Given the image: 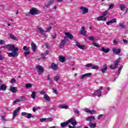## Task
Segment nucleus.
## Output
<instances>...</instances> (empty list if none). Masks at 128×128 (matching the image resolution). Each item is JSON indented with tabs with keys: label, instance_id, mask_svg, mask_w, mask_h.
<instances>
[{
	"label": "nucleus",
	"instance_id": "nucleus-1",
	"mask_svg": "<svg viewBox=\"0 0 128 128\" xmlns=\"http://www.w3.org/2000/svg\"><path fill=\"white\" fill-rule=\"evenodd\" d=\"M4 48H8V50H10V52H12L8 54V56L10 58H16L18 56V52H18V48L14 46V45L8 44L4 46Z\"/></svg>",
	"mask_w": 128,
	"mask_h": 128
},
{
	"label": "nucleus",
	"instance_id": "nucleus-2",
	"mask_svg": "<svg viewBox=\"0 0 128 128\" xmlns=\"http://www.w3.org/2000/svg\"><path fill=\"white\" fill-rule=\"evenodd\" d=\"M102 90H104V87L100 86L98 90L92 94V98H94V96H101Z\"/></svg>",
	"mask_w": 128,
	"mask_h": 128
},
{
	"label": "nucleus",
	"instance_id": "nucleus-3",
	"mask_svg": "<svg viewBox=\"0 0 128 128\" xmlns=\"http://www.w3.org/2000/svg\"><path fill=\"white\" fill-rule=\"evenodd\" d=\"M30 12L32 16H34L35 14H40V11L38 10H37L36 8H32L30 10Z\"/></svg>",
	"mask_w": 128,
	"mask_h": 128
},
{
	"label": "nucleus",
	"instance_id": "nucleus-4",
	"mask_svg": "<svg viewBox=\"0 0 128 128\" xmlns=\"http://www.w3.org/2000/svg\"><path fill=\"white\" fill-rule=\"evenodd\" d=\"M22 116L28 119L32 118H34V116L32 114L30 113H28L26 112H22Z\"/></svg>",
	"mask_w": 128,
	"mask_h": 128
},
{
	"label": "nucleus",
	"instance_id": "nucleus-5",
	"mask_svg": "<svg viewBox=\"0 0 128 128\" xmlns=\"http://www.w3.org/2000/svg\"><path fill=\"white\" fill-rule=\"evenodd\" d=\"M26 100V97L24 96H20L18 98L14 100L12 104H16V102H24Z\"/></svg>",
	"mask_w": 128,
	"mask_h": 128
},
{
	"label": "nucleus",
	"instance_id": "nucleus-6",
	"mask_svg": "<svg viewBox=\"0 0 128 128\" xmlns=\"http://www.w3.org/2000/svg\"><path fill=\"white\" fill-rule=\"evenodd\" d=\"M66 37H64V40H61L60 44V48H62L64 46L65 44H66Z\"/></svg>",
	"mask_w": 128,
	"mask_h": 128
},
{
	"label": "nucleus",
	"instance_id": "nucleus-7",
	"mask_svg": "<svg viewBox=\"0 0 128 128\" xmlns=\"http://www.w3.org/2000/svg\"><path fill=\"white\" fill-rule=\"evenodd\" d=\"M36 68L38 70L39 74H42L44 72V67L40 65H37L36 66Z\"/></svg>",
	"mask_w": 128,
	"mask_h": 128
},
{
	"label": "nucleus",
	"instance_id": "nucleus-8",
	"mask_svg": "<svg viewBox=\"0 0 128 128\" xmlns=\"http://www.w3.org/2000/svg\"><path fill=\"white\" fill-rule=\"evenodd\" d=\"M80 34H83L84 36H86V28L84 26H82L81 28V30L79 31Z\"/></svg>",
	"mask_w": 128,
	"mask_h": 128
},
{
	"label": "nucleus",
	"instance_id": "nucleus-9",
	"mask_svg": "<svg viewBox=\"0 0 128 128\" xmlns=\"http://www.w3.org/2000/svg\"><path fill=\"white\" fill-rule=\"evenodd\" d=\"M76 46L80 48V50H86V46L85 45H80V44L78 42H76Z\"/></svg>",
	"mask_w": 128,
	"mask_h": 128
},
{
	"label": "nucleus",
	"instance_id": "nucleus-10",
	"mask_svg": "<svg viewBox=\"0 0 128 128\" xmlns=\"http://www.w3.org/2000/svg\"><path fill=\"white\" fill-rule=\"evenodd\" d=\"M80 10H82L83 14H86L88 12V9L86 7L81 6Z\"/></svg>",
	"mask_w": 128,
	"mask_h": 128
},
{
	"label": "nucleus",
	"instance_id": "nucleus-11",
	"mask_svg": "<svg viewBox=\"0 0 128 128\" xmlns=\"http://www.w3.org/2000/svg\"><path fill=\"white\" fill-rule=\"evenodd\" d=\"M112 52L114 54H118L121 52L120 49L116 48H112Z\"/></svg>",
	"mask_w": 128,
	"mask_h": 128
},
{
	"label": "nucleus",
	"instance_id": "nucleus-12",
	"mask_svg": "<svg viewBox=\"0 0 128 128\" xmlns=\"http://www.w3.org/2000/svg\"><path fill=\"white\" fill-rule=\"evenodd\" d=\"M51 68L53 70H58V66L54 63H52L51 64Z\"/></svg>",
	"mask_w": 128,
	"mask_h": 128
},
{
	"label": "nucleus",
	"instance_id": "nucleus-13",
	"mask_svg": "<svg viewBox=\"0 0 128 128\" xmlns=\"http://www.w3.org/2000/svg\"><path fill=\"white\" fill-rule=\"evenodd\" d=\"M92 76V73H86L81 76L80 78V80H84V78H90V76Z\"/></svg>",
	"mask_w": 128,
	"mask_h": 128
},
{
	"label": "nucleus",
	"instance_id": "nucleus-14",
	"mask_svg": "<svg viewBox=\"0 0 128 128\" xmlns=\"http://www.w3.org/2000/svg\"><path fill=\"white\" fill-rule=\"evenodd\" d=\"M64 34L66 36V38H70V40H72L74 38V36L72 34L68 32H65Z\"/></svg>",
	"mask_w": 128,
	"mask_h": 128
},
{
	"label": "nucleus",
	"instance_id": "nucleus-15",
	"mask_svg": "<svg viewBox=\"0 0 128 128\" xmlns=\"http://www.w3.org/2000/svg\"><path fill=\"white\" fill-rule=\"evenodd\" d=\"M116 22V19L114 18L110 20L109 22H107L106 24L107 26H110L112 24H115Z\"/></svg>",
	"mask_w": 128,
	"mask_h": 128
},
{
	"label": "nucleus",
	"instance_id": "nucleus-16",
	"mask_svg": "<svg viewBox=\"0 0 128 128\" xmlns=\"http://www.w3.org/2000/svg\"><path fill=\"white\" fill-rule=\"evenodd\" d=\"M20 110V107H18L13 112V118H14L18 114V110Z\"/></svg>",
	"mask_w": 128,
	"mask_h": 128
},
{
	"label": "nucleus",
	"instance_id": "nucleus-17",
	"mask_svg": "<svg viewBox=\"0 0 128 128\" xmlns=\"http://www.w3.org/2000/svg\"><path fill=\"white\" fill-rule=\"evenodd\" d=\"M110 48H104V47H102L101 48V52H105V54H108L110 52Z\"/></svg>",
	"mask_w": 128,
	"mask_h": 128
},
{
	"label": "nucleus",
	"instance_id": "nucleus-18",
	"mask_svg": "<svg viewBox=\"0 0 128 128\" xmlns=\"http://www.w3.org/2000/svg\"><path fill=\"white\" fill-rule=\"evenodd\" d=\"M68 120L69 124L70 123L73 126H76V122L74 120V118H70Z\"/></svg>",
	"mask_w": 128,
	"mask_h": 128
},
{
	"label": "nucleus",
	"instance_id": "nucleus-19",
	"mask_svg": "<svg viewBox=\"0 0 128 128\" xmlns=\"http://www.w3.org/2000/svg\"><path fill=\"white\" fill-rule=\"evenodd\" d=\"M68 124H70V121L68 120L66 122H63L60 124L61 127L64 128V126H68Z\"/></svg>",
	"mask_w": 128,
	"mask_h": 128
},
{
	"label": "nucleus",
	"instance_id": "nucleus-20",
	"mask_svg": "<svg viewBox=\"0 0 128 128\" xmlns=\"http://www.w3.org/2000/svg\"><path fill=\"white\" fill-rule=\"evenodd\" d=\"M38 30L41 34H42L43 36L46 34V30H44V29L42 28H38Z\"/></svg>",
	"mask_w": 128,
	"mask_h": 128
},
{
	"label": "nucleus",
	"instance_id": "nucleus-21",
	"mask_svg": "<svg viewBox=\"0 0 128 128\" xmlns=\"http://www.w3.org/2000/svg\"><path fill=\"white\" fill-rule=\"evenodd\" d=\"M48 54H50V52H48V50H46L45 54L42 53L41 56H42V58L43 60H44V58H46V56H48Z\"/></svg>",
	"mask_w": 128,
	"mask_h": 128
},
{
	"label": "nucleus",
	"instance_id": "nucleus-22",
	"mask_svg": "<svg viewBox=\"0 0 128 128\" xmlns=\"http://www.w3.org/2000/svg\"><path fill=\"white\" fill-rule=\"evenodd\" d=\"M86 120L88 122H92V120H96V118H94V116H90L86 118Z\"/></svg>",
	"mask_w": 128,
	"mask_h": 128
},
{
	"label": "nucleus",
	"instance_id": "nucleus-23",
	"mask_svg": "<svg viewBox=\"0 0 128 128\" xmlns=\"http://www.w3.org/2000/svg\"><path fill=\"white\" fill-rule=\"evenodd\" d=\"M31 46H32V50H33V52H36V44L32 42L31 44Z\"/></svg>",
	"mask_w": 128,
	"mask_h": 128
},
{
	"label": "nucleus",
	"instance_id": "nucleus-24",
	"mask_svg": "<svg viewBox=\"0 0 128 128\" xmlns=\"http://www.w3.org/2000/svg\"><path fill=\"white\" fill-rule=\"evenodd\" d=\"M88 126H90V128H95L96 126V123H92L90 122L88 124Z\"/></svg>",
	"mask_w": 128,
	"mask_h": 128
},
{
	"label": "nucleus",
	"instance_id": "nucleus-25",
	"mask_svg": "<svg viewBox=\"0 0 128 128\" xmlns=\"http://www.w3.org/2000/svg\"><path fill=\"white\" fill-rule=\"evenodd\" d=\"M97 20H103V22H106V18L104 16H99L96 18Z\"/></svg>",
	"mask_w": 128,
	"mask_h": 128
},
{
	"label": "nucleus",
	"instance_id": "nucleus-26",
	"mask_svg": "<svg viewBox=\"0 0 128 128\" xmlns=\"http://www.w3.org/2000/svg\"><path fill=\"white\" fill-rule=\"evenodd\" d=\"M54 0H49L46 5V8H50V4H54Z\"/></svg>",
	"mask_w": 128,
	"mask_h": 128
},
{
	"label": "nucleus",
	"instance_id": "nucleus-27",
	"mask_svg": "<svg viewBox=\"0 0 128 128\" xmlns=\"http://www.w3.org/2000/svg\"><path fill=\"white\" fill-rule=\"evenodd\" d=\"M10 92H14V93L16 92H18V90L16 89V88L12 87V86L10 87Z\"/></svg>",
	"mask_w": 128,
	"mask_h": 128
},
{
	"label": "nucleus",
	"instance_id": "nucleus-28",
	"mask_svg": "<svg viewBox=\"0 0 128 128\" xmlns=\"http://www.w3.org/2000/svg\"><path fill=\"white\" fill-rule=\"evenodd\" d=\"M36 91H32L31 94L32 98L34 100L36 98Z\"/></svg>",
	"mask_w": 128,
	"mask_h": 128
},
{
	"label": "nucleus",
	"instance_id": "nucleus-29",
	"mask_svg": "<svg viewBox=\"0 0 128 128\" xmlns=\"http://www.w3.org/2000/svg\"><path fill=\"white\" fill-rule=\"evenodd\" d=\"M59 108H64L65 110H68V106H66L64 104H60L58 106Z\"/></svg>",
	"mask_w": 128,
	"mask_h": 128
},
{
	"label": "nucleus",
	"instance_id": "nucleus-30",
	"mask_svg": "<svg viewBox=\"0 0 128 128\" xmlns=\"http://www.w3.org/2000/svg\"><path fill=\"white\" fill-rule=\"evenodd\" d=\"M44 98L46 100V102H50V97L47 94L44 96Z\"/></svg>",
	"mask_w": 128,
	"mask_h": 128
},
{
	"label": "nucleus",
	"instance_id": "nucleus-31",
	"mask_svg": "<svg viewBox=\"0 0 128 128\" xmlns=\"http://www.w3.org/2000/svg\"><path fill=\"white\" fill-rule=\"evenodd\" d=\"M9 36H10V38H12V40H18V38L14 36V34H9Z\"/></svg>",
	"mask_w": 128,
	"mask_h": 128
},
{
	"label": "nucleus",
	"instance_id": "nucleus-32",
	"mask_svg": "<svg viewBox=\"0 0 128 128\" xmlns=\"http://www.w3.org/2000/svg\"><path fill=\"white\" fill-rule=\"evenodd\" d=\"M108 70V66L106 64L104 65V68L102 69V72L103 74H106V72Z\"/></svg>",
	"mask_w": 128,
	"mask_h": 128
},
{
	"label": "nucleus",
	"instance_id": "nucleus-33",
	"mask_svg": "<svg viewBox=\"0 0 128 128\" xmlns=\"http://www.w3.org/2000/svg\"><path fill=\"white\" fill-rule=\"evenodd\" d=\"M0 90L4 92V90H6V86L4 84L1 85L0 86Z\"/></svg>",
	"mask_w": 128,
	"mask_h": 128
},
{
	"label": "nucleus",
	"instance_id": "nucleus-34",
	"mask_svg": "<svg viewBox=\"0 0 128 128\" xmlns=\"http://www.w3.org/2000/svg\"><path fill=\"white\" fill-rule=\"evenodd\" d=\"M120 62V58H118L114 62V64L115 66H118V64Z\"/></svg>",
	"mask_w": 128,
	"mask_h": 128
},
{
	"label": "nucleus",
	"instance_id": "nucleus-35",
	"mask_svg": "<svg viewBox=\"0 0 128 128\" xmlns=\"http://www.w3.org/2000/svg\"><path fill=\"white\" fill-rule=\"evenodd\" d=\"M59 60L60 62H64V61L66 60V58L62 56H60L59 57Z\"/></svg>",
	"mask_w": 128,
	"mask_h": 128
},
{
	"label": "nucleus",
	"instance_id": "nucleus-36",
	"mask_svg": "<svg viewBox=\"0 0 128 128\" xmlns=\"http://www.w3.org/2000/svg\"><path fill=\"white\" fill-rule=\"evenodd\" d=\"M118 66H116V65L114 64V65H112V64L110 65V68L111 70H116Z\"/></svg>",
	"mask_w": 128,
	"mask_h": 128
},
{
	"label": "nucleus",
	"instance_id": "nucleus-37",
	"mask_svg": "<svg viewBox=\"0 0 128 128\" xmlns=\"http://www.w3.org/2000/svg\"><path fill=\"white\" fill-rule=\"evenodd\" d=\"M74 114H78V116H80V111H78V110L74 109Z\"/></svg>",
	"mask_w": 128,
	"mask_h": 128
},
{
	"label": "nucleus",
	"instance_id": "nucleus-38",
	"mask_svg": "<svg viewBox=\"0 0 128 128\" xmlns=\"http://www.w3.org/2000/svg\"><path fill=\"white\" fill-rule=\"evenodd\" d=\"M98 68H100V67L98 66L92 65V68H91L92 70H98Z\"/></svg>",
	"mask_w": 128,
	"mask_h": 128
},
{
	"label": "nucleus",
	"instance_id": "nucleus-39",
	"mask_svg": "<svg viewBox=\"0 0 128 128\" xmlns=\"http://www.w3.org/2000/svg\"><path fill=\"white\" fill-rule=\"evenodd\" d=\"M119 28H126V25L122 23H120L118 24Z\"/></svg>",
	"mask_w": 128,
	"mask_h": 128
},
{
	"label": "nucleus",
	"instance_id": "nucleus-40",
	"mask_svg": "<svg viewBox=\"0 0 128 128\" xmlns=\"http://www.w3.org/2000/svg\"><path fill=\"white\" fill-rule=\"evenodd\" d=\"M23 50H25L26 52H30V48H28L26 46H24L23 47Z\"/></svg>",
	"mask_w": 128,
	"mask_h": 128
},
{
	"label": "nucleus",
	"instance_id": "nucleus-41",
	"mask_svg": "<svg viewBox=\"0 0 128 128\" xmlns=\"http://www.w3.org/2000/svg\"><path fill=\"white\" fill-rule=\"evenodd\" d=\"M85 66H86V68H92V63L88 64H87L85 65Z\"/></svg>",
	"mask_w": 128,
	"mask_h": 128
},
{
	"label": "nucleus",
	"instance_id": "nucleus-42",
	"mask_svg": "<svg viewBox=\"0 0 128 128\" xmlns=\"http://www.w3.org/2000/svg\"><path fill=\"white\" fill-rule=\"evenodd\" d=\"M58 80H60V76H56L55 77H54V80H55V82H58Z\"/></svg>",
	"mask_w": 128,
	"mask_h": 128
},
{
	"label": "nucleus",
	"instance_id": "nucleus-43",
	"mask_svg": "<svg viewBox=\"0 0 128 128\" xmlns=\"http://www.w3.org/2000/svg\"><path fill=\"white\" fill-rule=\"evenodd\" d=\"M126 6H124V4H120V8L121 10H124V8H125Z\"/></svg>",
	"mask_w": 128,
	"mask_h": 128
},
{
	"label": "nucleus",
	"instance_id": "nucleus-44",
	"mask_svg": "<svg viewBox=\"0 0 128 128\" xmlns=\"http://www.w3.org/2000/svg\"><path fill=\"white\" fill-rule=\"evenodd\" d=\"M32 85L30 84H26V88H32Z\"/></svg>",
	"mask_w": 128,
	"mask_h": 128
},
{
	"label": "nucleus",
	"instance_id": "nucleus-45",
	"mask_svg": "<svg viewBox=\"0 0 128 128\" xmlns=\"http://www.w3.org/2000/svg\"><path fill=\"white\" fill-rule=\"evenodd\" d=\"M16 82V79L14 78H12L10 81V84H14V82Z\"/></svg>",
	"mask_w": 128,
	"mask_h": 128
},
{
	"label": "nucleus",
	"instance_id": "nucleus-46",
	"mask_svg": "<svg viewBox=\"0 0 128 128\" xmlns=\"http://www.w3.org/2000/svg\"><path fill=\"white\" fill-rule=\"evenodd\" d=\"M51 30H52V26H48L46 30V32H50Z\"/></svg>",
	"mask_w": 128,
	"mask_h": 128
},
{
	"label": "nucleus",
	"instance_id": "nucleus-47",
	"mask_svg": "<svg viewBox=\"0 0 128 128\" xmlns=\"http://www.w3.org/2000/svg\"><path fill=\"white\" fill-rule=\"evenodd\" d=\"M92 44H94V46H96V48H100V44H96L94 42H92Z\"/></svg>",
	"mask_w": 128,
	"mask_h": 128
},
{
	"label": "nucleus",
	"instance_id": "nucleus-48",
	"mask_svg": "<svg viewBox=\"0 0 128 128\" xmlns=\"http://www.w3.org/2000/svg\"><path fill=\"white\" fill-rule=\"evenodd\" d=\"M96 112L94 110H90L89 114H96Z\"/></svg>",
	"mask_w": 128,
	"mask_h": 128
},
{
	"label": "nucleus",
	"instance_id": "nucleus-49",
	"mask_svg": "<svg viewBox=\"0 0 128 128\" xmlns=\"http://www.w3.org/2000/svg\"><path fill=\"white\" fill-rule=\"evenodd\" d=\"M40 94H42L44 96L46 95V92L44 91H41L40 92Z\"/></svg>",
	"mask_w": 128,
	"mask_h": 128
},
{
	"label": "nucleus",
	"instance_id": "nucleus-50",
	"mask_svg": "<svg viewBox=\"0 0 128 128\" xmlns=\"http://www.w3.org/2000/svg\"><path fill=\"white\" fill-rule=\"evenodd\" d=\"M52 90H53V92H54V94H58V90L54 89V88H52Z\"/></svg>",
	"mask_w": 128,
	"mask_h": 128
},
{
	"label": "nucleus",
	"instance_id": "nucleus-51",
	"mask_svg": "<svg viewBox=\"0 0 128 128\" xmlns=\"http://www.w3.org/2000/svg\"><path fill=\"white\" fill-rule=\"evenodd\" d=\"M6 44L5 40H0V44Z\"/></svg>",
	"mask_w": 128,
	"mask_h": 128
},
{
	"label": "nucleus",
	"instance_id": "nucleus-52",
	"mask_svg": "<svg viewBox=\"0 0 128 128\" xmlns=\"http://www.w3.org/2000/svg\"><path fill=\"white\" fill-rule=\"evenodd\" d=\"M30 54V51H27V52H24V54L25 56H28V55Z\"/></svg>",
	"mask_w": 128,
	"mask_h": 128
},
{
	"label": "nucleus",
	"instance_id": "nucleus-53",
	"mask_svg": "<svg viewBox=\"0 0 128 128\" xmlns=\"http://www.w3.org/2000/svg\"><path fill=\"white\" fill-rule=\"evenodd\" d=\"M89 40H92V42H94V36L89 37Z\"/></svg>",
	"mask_w": 128,
	"mask_h": 128
},
{
	"label": "nucleus",
	"instance_id": "nucleus-54",
	"mask_svg": "<svg viewBox=\"0 0 128 128\" xmlns=\"http://www.w3.org/2000/svg\"><path fill=\"white\" fill-rule=\"evenodd\" d=\"M102 14L104 16H105L108 14V10H106L105 12H104Z\"/></svg>",
	"mask_w": 128,
	"mask_h": 128
},
{
	"label": "nucleus",
	"instance_id": "nucleus-55",
	"mask_svg": "<svg viewBox=\"0 0 128 128\" xmlns=\"http://www.w3.org/2000/svg\"><path fill=\"white\" fill-rule=\"evenodd\" d=\"M46 118H42L40 119V121L42 122H46Z\"/></svg>",
	"mask_w": 128,
	"mask_h": 128
},
{
	"label": "nucleus",
	"instance_id": "nucleus-56",
	"mask_svg": "<svg viewBox=\"0 0 128 128\" xmlns=\"http://www.w3.org/2000/svg\"><path fill=\"white\" fill-rule=\"evenodd\" d=\"M84 112H89L90 113V110H88V108H84Z\"/></svg>",
	"mask_w": 128,
	"mask_h": 128
},
{
	"label": "nucleus",
	"instance_id": "nucleus-57",
	"mask_svg": "<svg viewBox=\"0 0 128 128\" xmlns=\"http://www.w3.org/2000/svg\"><path fill=\"white\" fill-rule=\"evenodd\" d=\"M2 120L3 122H6V116H2Z\"/></svg>",
	"mask_w": 128,
	"mask_h": 128
},
{
	"label": "nucleus",
	"instance_id": "nucleus-58",
	"mask_svg": "<svg viewBox=\"0 0 128 128\" xmlns=\"http://www.w3.org/2000/svg\"><path fill=\"white\" fill-rule=\"evenodd\" d=\"M104 116V114H102L98 115V120H100V118H102V116Z\"/></svg>",
	"mask_w": 128,
	"mask_h": 128
},
{
	"label": "nucleus",
	"instance_id": "nucleus-59",
	"mask_svg": "<svg viewBox=\"0 0 128 128\" xmlns=\"http://www.w3.org/2000/svg\"><path fill=\"white\" fill-rule=\"evenodd\" d=\"M114 4H111L110 5V6H109V8H110V9L112 8H114Z\"/></svg>",
	"mask_w": 128,
	"mask_h": 128
},
{
	"label": "nucleus",
	"instance_id": "nucleus-60",
	"mask_svg": "<svg viewBox=\"0 0 128 128\" xmlns=\"http://www.w3.org/2000/svg\"><path fill=\"white\" fill-rule=\"evenodd\" d=\"M47 80H50V74L48 75Z\"/></svg>",
	"mask_w": 128,
	"mask_h": 128
},
{
	"label": "nucleus",
	"instance_id": "nucleus-61",
	"mask_svg": "<svg viewBox=\"0 0 128 128\" xmlns=\"http://www.w3.org/2000/svg\"><path fill=\"white\" fill-rule=\"evenodd\" d=\"M123 42H124V44H128V40H126V39H124Z\"/></svg>",
	"mask_w": 128,
	"mask_h": 128
},
{
	"label": "nucleus",
	"instance_id": "nucleus-62",
	"mask_svg": "<svg viewBox=\"0 0 128 128\" xmlns=\"http://www.w3.org/2000/svg\"><path fill=\"white\" fill-rule=\"evenodd\" d=\"M4 58L2 56V55L0 54V60H4Z\"/></svg>",
	"mask_w": 128,
	"mask_h": 128
},
{
	"label": "nucleus",
	"instance_id": "nucleus-63",
	"mask_svg": "<svg viewBox=\"0 0 128 128\" xmlns=\"http://www.w3.org/2000/svg\"><path fill=\"white\" fill-rule=\"evenodd\" d=\"M114 44L116 46V44H118V42L116 41V40H114Z\"/></svg>",
	"mask_w": 128,
	"mask_h": 128
},
{
	"label": "nucleus",
	"instance_id": "nucleus-64",
	"mask_svg": "<svg viewBox=\"0 0 128 128\" xmlns=\"http://www.w3.org/2000/svg\"><path fill=\"white\" fill-rule=\"evenodd\" d=\"M124 68V66H120V68H119V70H121L122 71V68Z\"/></svg>",
	"mask_w": 128,
	"mask_h": 128
}]
</instances>
